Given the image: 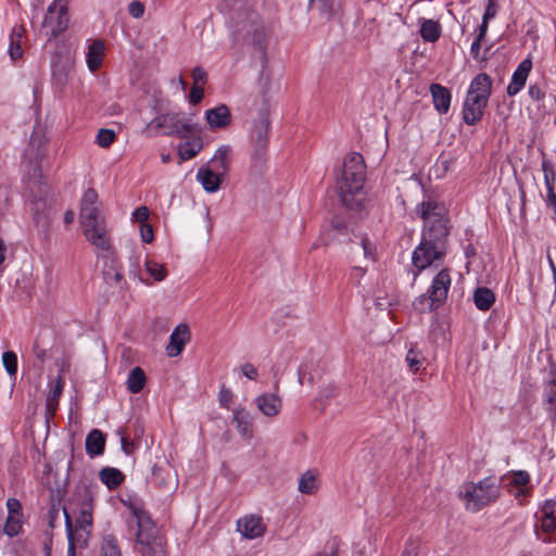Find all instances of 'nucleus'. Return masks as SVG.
Segmentation results:
<instances>
[{
	"mask_svg": "<svg viewBox=\"0 0 556 556\" xmlns=\"http://www.w3.org/2000/svg\"><path fill=\"white\" fill-rule=\"evenodd\" d=\"M365 169L362 154L351 152L345 155L337 189L342 204L349 210L362 211L364 207Z\"/></svg>",
	"mask_w": 556,
	"mask_h": 556,
	"instance_id": "nucleus-1",
	"label": "nucleus"
},
{
	"mask_svg": "<svg viewBox=\"0 0 556 556\" xmlns=\"http://www.w3.org/2000/svg\"><path fill=\"white\" fill-rule=\"evenodd\" d=\"M492 92V79L485 73L478 74L470 83L463 108V119L476 125L483 116Z\"/></svg>",
	"mask_w": 556,
	"mask_h": 556,
	"instance_id": "nucleus-2",
	"label": "nucleus"
},
{
	"mask_svg": "<svg viewBox=\"0 0 556 556\" xmlns=\"http://www.w3.org/2000/svg\"><path fill=\"white\" fill-rule=\"evenodd\" d=\"M416 211L425 222L421 239L446 249L448 226L443 208L437 202L424 201L417 206Z\"/></svg>",
	"mask_w": 556,
	"mask_h": 556,
	"instance_id": "nucleus-3",
	"label": "nucleus"
},
{
	"mask_svg": "<svg viewBox=\"0 0 556 556\" xmlns=\"http://www.w3.org/2000/svg\"><path fill=\"white\" fill-rule=\"evenodd\" d=\"M500 496V482L488 477L478 483L467 482L459 489V497L465 502L468 510L479 511Z\"/></svg>",
	"mask_w": 556,
	"mask_h": 556,
	"instance_id": "nucleus-4",
	"label": "nucleus"
},
{
	"mask_svg": "<svg viewBox=\"0 0 556 556\" xmlns=\"http://www.w3.org/2000/svg\"><path fill=\"white\" fill-rule=\"evenodd\" d=\"M269 113L265 108L263 109L256 118L253 119V126L251 130V159L252 167L255 169H262L267 160V148L269 143Z\"/></svg>",
	"mask_w": 556,
	"mask_h": 556,
	"instance_id": "nucleus-5",
	"label": "nucleus"
},
{
	"mask_svg": "<svg viewBox=\"0 0 556 556\" xmlns=\"http://www.w3.org/2000/svg\"><path fill=\"white\" fill-rule=\"evenodd\" d=\"M148 129L155 131L164 129V134L167 136L186 138L193 132L194 126L189 119L184 118L180 113L170 112L153 118L149 123Z\"/></svg>",
	"mask_w": 556,
	"mask_h": 556,
	"instance_id": "nucleus-6",
	"label": "nucleus"
},
{
	"mask_svg": "<svg viewBox=\"0 0 556 556\" xmlns=\"http://www.w3.org/2000/svg\"><path fill=\"white\" fill-rule=\"evenodd\" d=\"M556 501L548 500L544 503L538 523L535 535L544 543L556 541Z\"/></svg>",
	"mask_w": 556,
	"mask_h": 556,
	"instance_id": "nucleus-7",
	"label": "nucleus"
},
{
	"mask_svg": "<svg viewBox=\"0 0 556 556\" xmlns=\"http://www.w3.org/2000/svg\"><path fill=\"white\" fill-rule=\"evenodd\" d=\"M72 504L77 507L79 513L76 518V527L88 534L92 527L93 494L91 490L87 488L77 490Z\"/></svg>",
	"mask_w": 556,
	"mask_h": 556,
	"instance_id": "nucleus-8",
	"label": "nucleus"
},
{
	"mask_svg": "<svg viewBox=\"0 0 556 556\" xmlns=\"http://www.w3.org/2000/svg\"><path fill=\"white\" fill-rule=\"evenodd\" d=\"M131 522L137 527L136 538L138 547L148 545L151 541L161 536L155 523L144 510L135 508Z\"/></svg>",
	"mask_w": 556,
	"mask_h": 556,
	"instance_id": "nucleus-9",
	"label": "nucleus"
},
{
	"mask_svg": "<svg viewBox=\"0 0 556 556\" xmlns=\"http://www.w3.org/2000/svg\"><path fill=\"white\" fill-rule=\"evenodd\" d=\"M67 8L63 0H54L48 8L42 27H51V37L55 38L67 28Z\"/></svg>",
	"mask_w": 556,
	"mask_h": 556,
	"instance_id": "nucleus-10",
	"label": "nucleus"
},
{
	"mask_svg": "<svg viewBox=\"0 0 556 556\" xmlns=\"http://www.w3.org/2000/svg\"><path fill=\"white\" fill-rule=\"evenodd\" d=\"M105 219L100 211L99 197L93 188H88L80 201L79 220L80 225L97 223Z\"/></svg>",
	"mask_w": 556,
	"mask_h": 556,
	"instance_id": "nucleus-11",
	"label": "nucleus"
},
{
	"mask_svg": "<svg viewBox=\"0 0 556 556\" xmlns=\"http://www.w3.org/2000/svg\"><path fill=\"white\" fill-rule=\"evenodd\" d=\"M238 31L252 45H262L265 38V28L256 12L247 13L245 18L238 22Z\"/></svg>",
	"mask_w": 556,
	"mask_h": 556,
	"instance_id": "nucleus-12",
	"label": "nucleus"
},
{
	"mask_svg": "<svg viewBox=\"0 0 556 556\" xmlns=\"http://www.w3.org/2000/svg\"><path fill=\"white\" fill-rule=\"evenodd\" d=\"M83 233L87 241L96 249L111 252V237L105 219L83 226Z\"/></svg>",
	"mask_w": 556,
	"mask_h": 556,
	"instance_id": "nucleus-13",
	"label": "nucleus"
},
{
	"mask_svg": "<svg viewBox=\"0 0 556 556\" xmlns=\"http://www.w3.org/2000/svg\"><path fill=\"white\" fill-rule=\"evenodd\" d=\"M445 253L446 249L431 244L421 239V242L413 253V264L418 269H425L435 260L442 258Z\"/></svg>",
	"mask_w": 556,
	"mask_h": 556,
	"instance_id": "nucleus-14",
	"label": "nucleus"
},
{
	"mask_svg": "<svg viewBox=\"0 0 556 556\" xmlns=\"http://www.w3.org/2000/svg\"><path fill=\"white\" fill-rule=\"evenodd\" d=\"M237 530L243 538L253 540L264 535L266 526L261 517L249 515L237 521Z\"/></svg>",
	"mask_w": 556,
	"mask_h": 556,
	"instance_id": "nucleus-15",
	"label": "nucleus"
},
{
	"mask_svg": "<svg viewBox=\"0 0 556 556\" xmlns=\"http://www.w3.org/2000/svg\"><path fill=\"white\" fill-rule=\"evenodd\" d=\"M190 341V328L187 324H179L170 333L166 346V354L176 357L181 354L185 345Z\"/></svg>",
	"mask_w": 556,
	"mask_h": 556,
	"instance_id": "nucleus-16",
	"label": "nucleus"
},
{
	"mask_svg": "<svg viewBox=\"0 0 556 556\" xmlns=\"http://www.w3.org/2000/svg\"><path fill=\"white\" fill-rule=\"evenodd\" d=\"M452 279L447 268L441 269L433 278L428 292L433 296V302L443 304L447 298L451 288Z\"/></svg>",
	"mask_w": 556,
	"mask_h": 556,
	"instance_id": "nucleus-17",
	"label": "nucleus"
},
{
	"mask_svg": "<svg viewBox=\"0 0 556 556\" xmlns=\"http://www.w3.org/2000/svg\"><path fill=\"white\" fill-rule=\"evenodd\" d=\"M542 170L544 173V182L546 187L545 202L556 213V169L553 162L543 160Z\"/></svg>",
	"mask_w": 556,
	"mask_h": 556,
	"instance_id": "nucleus-18",
	"label": "nucleus"
},
{
	"mask_svg": "<svg viewBox=\"0 0 556 556\" xmlns=\"http://www.w3.org/2000/svg\"><path fill=\"white\" fill-rule=\"evenodd\" d=\"M543 405L551 420H556V367L552 368L544 383Z\"/></svg>",
	"mask_w": 556,
	"mask_h": 556,
	"instance_id": "nucleus-19",
	"label": "nucleus"
},
{
	"mask_svg": "<svg viewBox=\"0 0 556 556\" xmlns=\"http://www.w3.org/2000/svg\"><path fill=\"white\" fill-rule=\"evenodd\" d=\"M102 276L108 286L118 290L123 289V275L121 274V268L113 255L105 256L102 267Z\"/></svg>",
	"mask_w": 556,
	"mask_h": 556,
	"instance_id": "nucleus-20",
	"label": "nucleus"
},
{
	"mask_svg": "<svg viewBox=\"0 0 556 556\" xmlns=\"http://www.w3.org/2000/svg\"><path fill=\"white\" fill-rule=\"evenodd\" d=\"M152 479L154 483L163 491L169 492L177 486V479L169 466L154 465L152 467Z\"/></svg>",
	"mask_w": 556,
	"mask_h": 556,
	"instance_id": "nucleus-21",
	"label": "nucleus"
},
{
	"mask_svg": "<svg viewBox=\"0 0 556 556\" xmlns=\"http://www.w3.org/2000/svg\"><path fill=\"white\" fill-rule=\"evenodd\" d=\"M255 404L263 415L275 417L280 413L282 400L276 392L263 393L255 399Z\"/></svg>",
	"mask_w": 556,
	"mask_h": 556,
	"instance_id": "nucleus-22",
	"label": "nucleus"
},
{
	"mask_svg": "<svg viewBox=\"0 0 556 556\" xmlns=\"http://www.w3.org/2000/svg\"><path fill=\"white\" fill-rule=\"evenodd\" d=\"M531 68L532 62L530 59L523 60L518 65V67L513 74L510 84L507 86L508 96L513 97L523 88Z\"/></svg>",
	"mask_w": 556,
	"mask_h": 556,
	"instance_id": "nucleus-23",
	"label": "nucleus"
},
{
	"mask_svg": "<svg viewBox=\"0 0 556 556\" xmlns=\"http://www.w3.org/2000/svg\"><path fill=\"white\" fill-rule=\"evenodd\" d=\"M206 122L212 129L225 128L231 123V113L227 105L220 104L205 112Z\"/></svg>",
	"mask_w": 556,
	"mask_h": 556,
	"instance_id": "nucleus-24",
	"label": "nucleus"
},
{
	"mask_svg": "<svg viewBox=\"0 0 556 556\" xmlns=\"http://www.w3.org/2000/svg\"><path fill=\"white\" fill-rule=\"evenodd\" d=\"M231 159V148L229 146H220L213 157L210 160L207 167L215 170L222 177L226 176L229 170Z\"/></svg>",
	"mask_w": 556,
	"mask_h": 556,
	"instance_id": "nucleus-25",
	"label": "nucleus"
},
{
	"mask_svg": "<svg viewBox=\"0 0 556 556\" xmlns=\"http://www.w3.org/2000/svg\"><path fill=\"white\" fill-rule=\"evenodd\" d=\"M430 93L435 110L440 114L447 113V111L450 110L452 99L450 90L440 84H431Z\"/></svg>",
	"mask_w": 556,
	"mask_h": 556,
	"instance_id": "nucleus-26",
	"label": "nucleus"
},
{
	"mask_svg": "<svg viewBox=\"0 0 556 556\" xmlns=\"http://www.w3.org/2000/svg\"><path fill=\"white\" fill-rule=\"evenodd\" d=\"M222 178L219 174L207 166L199 168L197 173V179L201 182L204 190L210 193L216 192L219 189Z\"/></svg>",
	"mask_w": 556,
	"mask_h": 556,
	"instance_id": "nucleus-27",
	"label": "nucleus"
},
{
	"mask_svg": "<svg viewBox=\"0 0 556 556\" xmlns=\"http://www.w3.org/2000/svg\"><path fill=\"white\" fill-rule=\"evenodd\" d=\"M232 422L242 437L250 438L252 435L253 417L245 408L233 410Z\"/></svg>",
	"mask_w": 556,
	"mask_h": 556,
	"instance_id": "nucleus-28",
	"label": "nucleus"
},
{
	"mask_svg": "<svg viewBox=\"0 0 556 556\" xmlns=\"http://www.w3.org/2000/svg\"><path fill=\"white\" fill-rule=\"evenodd\" d=\"M105 438L103 433L93 429L86 438V452L90 457L101 455L104 452Z\"/></svg>",
	"mask_w": 556,
	"mask_h": 556,
	"instance_id": "nucleus-29",
	"label": "nucleus"
},
{
	"mask_svg": "<svg viewBox=\"0 0 556 556\" xmlns=\"http://www.w3.org/2000/svg\"><path fill=\"white\" fill-rule=\"evenodd\" d=\"M25 36V28L21 25L13 27L10 36L9 54L12 60H18L23 56L22 41Z\"/></svg>",
	"mask_w": 556,
	"mask_h": 556,
	"instance_id": "nucleus-30",
	"label": "nucleus"
},
{
	"mask_svg": "<svg viewBox=\"0 0 556 556\" xmlns=\"http://www.w3.org/2000/svg\"><path fill=\"white\" fill-rule=\"evenodd\" d=\"M99 478L110 490L118 488L125 480L124 473L117 468L105 467L100 470Z\"/></svg>",
	"mask_w": 556,
	"mask_h": 556,
	"instance_id": "nucleus-31",
	"label": "nucleus"
},
{
	"mask_svg": "<svg viewBox=\"0 0 556 556\" xmlns=\"http://www.w3.org/2000/svg\"><path fill=\"white\" fill-rule=\"evenodd\" d=\"M319 489L318 475L313 470L305 471L299 479L298 490L302 494H315Z\"/></svg>",
	"mask_w": 556,
	"mask_h": 556,
	"instance_id": "nucleus-32",
	"label": "nucleus"
},
{
	"mask_svg": "<svg viewBox=\"0 0 556 556\" xmlns=\"http://www.w3.org/2000/svg\"><path fill=\"white\" fill-rule=\"evenodd\" d=\"M104 45L101 40H96L89 46L87 54V65L91 72L97 71L102 63Z\"/></svg>",
	"mask_w": 556,
	"mask_h": 556,
	"instance_id": "nucleus-33",
	"label": "nucleus"
},
{
	"mask_svg": "<svg viewBox=\"0 0 556 556\" xmlns=\"http://www.w3.org/2000/svg\"><path fill=\"white\" fill-rule=\"evenodd\" d=\"M420 36L425 41L435 42L441 36V25L433 20H422Z\"/></svg>",
	"mask_w": 556,
	"mask_h": 556,
	"instance_id": "nucleus-34",
	"label": "nucleus"
},
{
	"mask_svg": "<svg viewBox=\"0 0 556 556\" xmlns=\"http://www.w3.org/2000/svg\"><path fill=\"white\" fill-rule=\"evenodd\" d=\"M62 391H63V382H62L61 378H59L55 386L50 390V392L47 396L46 415L48 417L49 416L52 417L55 414Z\"/></svg>",
	"mask_w": 556,
	"mask_h": 556,
	"instance_id": "nucleus-35",
	"label": "nucleus"
},
{
	"mask_svg": "<svg viewBox=\"0 0 556 556\" xmlns=\"http://www.w3.org/2000/svg\"><path fill=\"white\" fill-rule=\"evenodd\" d=\"M473 302L480 311H488L495 302V295L488 288H478L473 293Z\"/></svg>",
	"mask_w": 556,
	"mask_h": 556,
	"instance_id": "nucleus-36",
	"label": "nucleus"
},
{
	"mask_svg": "<svg viewBox=\"0 0 556 556\" xmlns=\"http://www.w3.org/2000/svg\"><path fill=\"white\" fill-rule=\"evenodd\" d=\"M146 384V374L140 367L131 369L128 379L127 388L131 393H139Z\"/></svg>",
	"mask_w": 556,
	"mask_h": 556,
	"instance_id": "nucleus-37",
	"label": "nucleus"
},
{
	"mask_svg": "<svg viewBox=\"0 0 556 556\" xmlns=\"http://www.w3.org/2000/svg\"><path fill=\"white\" fill-rule=\"evenodd\" d=\"M141 556H166L165 540L163 536L154 539L150 544L138 547Z\"/></svg>",
	"mask_w": 556,
	"mask_h": 556,
	"instance_id": "nucleus-38",
	"label": "nucleus"
},
{
	"mask_svg": "<svg viewBox=\"0 0 556 556\" xmlns=\"http://www.w3.org/2000/svg\"><path fill=\"white\" fill-rule=\"evenodd\" d=\"M354 238L356 241L350 240L353 243L351 247V252L355 254L362 250L366 258L374 260V247L370 241L363 235L354 233Z\"/></svg>",
	"mask_w": 556,
	"mask_h": 556,
	"instance_id": "nucleus-39",
	"label": "nucleus"
},
{
	"mask_svg": "<svg viewBox=\"0 0 556 556\" xmlns=\"http://www.w3.org/2000/svg\"><path fill=\"white\" fill-rule=\"evenodd\" d=\"M442 304L440 302H433V296L427 291V293L418 296L414 302V309L419 313L431 312L440 307Z\"/></svg>",
	"mask_w": 556,
	"mask_h": 556,
	"instance_id": "nucleus-40",
	"label": "nucleus"
},
{
	"mask_svg": "<svg viewBox=\"0 0 556 556\" xmlns=\"http://www.w3.org/2000/svg\"><path fill=\"white\" fill-rule=\"evenodd\" d=\"M23 515L8 514L5 525L2 527V532L9 536H15L22 529Z\"/></svg>",
	"mask_w": 556,
	"mask_h": 556,
	"instance_id": "nucleus-41",
	"label": "nucleus"
},
{
	"mask_svg": "<svg viewBox=\"0 0 556 556\" xmlns=\"http://www.w3.org/2000/svg\"><path fill=\"white\" fill-rule=\"evenodd\" d=\"M101 556H121V549L117 540L113 535L103 538L101 545Z\"/></svg>",
	"mask_w": 556,
	"mask_h": 556,
	"instance_id": "nucleus-42",
	"label": "nucleus"
},
{
	"mask_svg": "<svg viewBox=\"0 0 556 556\" xmlns=\"http://www.w3.org/2000/svg\"><path fill=\"white\" fill-rule=\"evenodd\" d=\"M146 270L149 273V275L153 278L154 281H162L167 276V270L165 266L154 261L146 262Z\"/></svg>",
	"mask_w": 556,
	"mask_h": 556,
	"instance_id": "nucleus-43",
	"label": "nucleus"
},
{
	"mask_svg": "<svg viewBox=\"0 0 556 556\" xmlns=\"http://www.w3.org/2000/svg\"><path fill=\"white\" fill-rule=\"evenodd\" d=\"M2 363L10 376H15L17 372V356L13 351H7L2 354Z\"/></svg>",
	"mask_w": 556,
	"mask_h": 556,
	"instance_id": "nucleus-44",
	"label": "nucleus"
},
{
	"mask_svg": "<svg viewBox=\"0 0 556 556\" xmlns=\"http://www.w3.org/2000/svg\"><path fill=\"white\" fill-rule=\"evenodd\" d=\"M424 359L425 358H424L421 352H419L418 350H416L414 348L408 350L407 355H406V363H407L409 369L413 370L414 372L419 370V367Z\"/></svg>",
	"mask_w": 556,
	"mask_h": 556,
	"instance_id": "nucleus-45",
	"label": "nucleus"
},
{
	"mask_svg": "<svg viewBox=\"0 0 556 556\" xmlns=\"http://www.w3.org/2000/svg\"><path fill=\"white\" fill-rule=\"evenodd\" d=\"M334 0H309V5L317 8L319 13L329 18L333 12Z\"/></svg>",
	"mask_w": 556,
	"mask_h": 556,
	"instance_id": "nucleus-46",
	"label": "nucleus"
},
{
	"mask_svg": "<svg viewBox=\"0 0 556 556\" xmlns=\"http://www.w3.org/2000/svg\"><path fill=\"white\" fill-rule=\"evenodd\" d=\"M64 516H65V523H66V531H67V539H68V548H67V556H75V538H74V529L73 523L70 515L67 514L66 508H63Z\"/></svg>",
	"mask_w": 556,
	"mask_h": 556,
	"instance_id": "nucleus-47",
	"label": "nucleus"
},
{
	"mask_svg": "<svg viewBox=\"0 0 556 556\" xmlns=\"http://www.w3.org/2000/svg\"><path fill=\"white\" fill-rule=\"evenodd\" d=\"M115 139L116 135L113 130L102 128L98 131L96 141L101 148H109Z\"/></svg>",
	"mask_w": 556,
	"mask_h": 556,
	"instance_id": "nucleus-48",
	"label": "nucleus"
},
{
	"mask_svg": "<svg viewBox=\"0 0 556 556\" xmlns=\"http://www.w3.org/2000/svg\"><path fill=\"white\" fill-rule=\"evenodd\" d=\"M192 79H193V86H204L207 81V75L206 72L200 67L195 66L192 70Z\"/></svg>",
	"mask_w": 556,
	"mask_h": 556,
	"instance_id": "nucleus-49",
	"label": "nucleus"
},
{
	"mask_svg": "<svg viewBox=\"0 0 556 556\" xmlns=\"http://www.w3.org/2000/svg\"><path fill=\"white\" fill-rule=\"evenodd\" d=\"M200 149H201V146H198V148H194L193 144L187 142L185 147L180 148L179 156L181 160H190L198 154Z\"/></svg>",
	"mask_w": 556,
	"mask_h": 556,
	"instance_id": "nucleus-50",
	"label": "nucleus"
},
{
	"mask_svg": "<svg viewBox=\"0 0 556 556\" xmlns=\"http://www.w3.org/2000/svg\"><path fill=\"white\" fill-rule=\"evenodd\" d=\"M128 11L132 17L139 18L144 13V5L140 1L136 0V1L130 2L129 7H128Z\"/></svg>",
	"mask_w": 556,
	"mask_h": 556,
	"instance_id": "nucleus-51",
	"label": "nucleus"
},
{
	"mask_svg": "<svg viewBox=\"0 0 556 556\" xmlns=\"http://www.w3.org/2000/svg\"><path fill=\"white\" fill-rule=\"evenodd\" d=\"M336 395H337V388L332 384H329L320 391L319 399H320V401L324 402V404H326L329 400H331Z\"/></svg>",
	"mask_w": 556,
	"mask_h": 556,
	"instance_id": "nucleus-52",
	"label": "nucleus"
},
{
	"mask_svg": "<svg viewBox=\"0 0 556 556\" xmlns=\"http://www.w3.org/2000/svg\"><path fill=\"white\" fill-rule=\"evenodd\" d=\"M203 96H204V89L202 86H192L190 96H189L190 103H192V104L199 103L203 99Z\"/></svg>",
	"mask_w": 556,
	"mask_h": 556,
	"instance_id": "nucleus-53",
	"label": "nucleus"
},
{
	"mask_svg": "<svg viewBox=\"0 0 556 556\" xmlns=\"http://www.w3.org/2000/svg\"><path fill=\"white\" fill-rule=\"evenodd\" d=\"M132 216L136 222L140 223V225L147 224L146 222L149 217V210L147 206H140L135 210Z\"/></svg>",
	"mask_w": 556,
	"mask_h": 556,
	"instance_id": "nucleus-54",
	"label": "nucleus"
},
{
	"mask_svg": "<svg viewBox=\"0 0 556 556\" xmlns=\"http://www.w3.org/2000/svg\"><path fill=\"white\" fill-rule=\"evenodd\" d=\"M8 514L23 515L22 505L17 498L11 497L7 501Z\"/></svg>",
	"mask_w": 556,
	"mask_h": 556,
	"instance_id": "nucleus-55",
	"label": "nucleus"
},
{
	"mask_svg": "<svg viewBox=\"0 0 556 556\" xmlns=\"http://www.w3.org/2000/svg\"><path fill=\"white\" fill-rule=\"evenodd\" d=\"M141 239L146 243H150L153 240V229L149 224L140 225Z\"/></svg>",
	"mask_w": 556,
	"mask_h": 556,
	"instance_id": "nucleus-56",
	"label": "nucleus"
},
{
	"mask_svg": "<svg viewBox=\"0 0 556 556\" xmlns=\"http://www.w3.org/2000/svg\"><path fill=\"white\" fill-rule=\"evenodd\" d=\"M530 480L529 473L527 471H518L514 473L513 483L518 486L526 485Z\"/></svg>",
	"mask_w": 556,
	"mask_h": 556,
	"instance_id": "nucleus-57",
	"label": "nucleus"
},
{
	"mask_svg": "<svg viewBox=\"0 0 556 556\" xmlns=\"http://www.w3.org/2000/svg\"><path fill=\"white\" fill-rule=\"evenodd\" d=\"M232 400V392L229 389L222 388L219 391V403L223 407L228 408Z\"/></svg>",
	"mask_w": 556,
	"mask_h": 556,
	"instance_id": "nucleus-58",
	"label": "nucleus"
},
{
	"mask_svg": "<svg viewBox=\"0 0 556 556\" xmlns=\"http://www.w3.org/2000/svg\"><path fill=\"white\" fill-rule=\"evenodd\" d=\"M241 370H242V374L251 379V380H255L258 376V372H257V369L254 365L250 364V363H245L242 367H241Z\"/></svg>",
	"mask_w": 556,
	"mask_h": 556,
	"instance_id": "nucleus-59",
	"label": "nucleus"
},
{
	"mask_svg": "<svg viewBox=\"0 0 556 556\" xmlns=\"http://www.w3.org/2000/svg\"><path fill=\"white\" fill-rule=\"evenodd\" d=\"M497 13V4L494 0H488V4L484 10L483 18L484 20H491L493 18Z\"/></svg>",
	"mask_w": 556,
	"mask_h": 556,
	"instance_id": "nucleus-60",
	"label": "nucleus"
},
{
	"mask_svg": "<svg viewBox=\"0 0 556 556\" xmlns=\"http://www.w3.org/2000/svg\"><path fill=\"white\" fill-rule=\"evenodd\" d=\"M529 96L531 99L539 101L544 98L545 92L540 88L539 85H531L529 87Z\"/></svg>",
	"mask_w": 556,
	"mask_h": 556,
	"instance_id": "nucleus-61",
	"label": "nucleus"
},
{
	"mask_svg": "<svg viewBox=\"0 0 556 556\" xmlns=\"http://www.w3.org/2000/svg\"><path fill=\"white\" fill-rule=\"evenodd\" d=\"M121 444H122L123 452L128 455L135 451L134 442L126 437H122Z\"/></svg>",
	"mask_w": 556,
	"mask_h": 556,
	"instance_id": "nucleus-62",
	"label": "nucleus"
},
{
	"mask_svg": "<svg viewBox=\"0 0 556 556\" xmlns=\"http://www.w3.org/2000/svg\"><path fill=\"white\" fill-rule=\"evenodd\" d=\"M34 355L35 357L43 363L47 358V351L39 346V344L36 342L34 345Z\"/></svg>",
	"mask_w": 556,
	"mask_h": 556,
	"instance_id": "nucleus-63",
	"label": "nucleus"
},
{
	"mask_svg": "<svg viewBox=\"0 0 556 556\" xmlns=\"http://www.w3.org/2000/svg\"><path fill=\"white\" fill-rule=\"evenodd\" d=\"M482 40L483 39L476 37L473 42L471 43L470 53L475 59H477L479 56Z\"/></svg>",
	"mask_w": 556,
	"mask_h": 556,
	"instance_id": "nucleus-64",
	"label": "nucleus"
}]
</instances>
